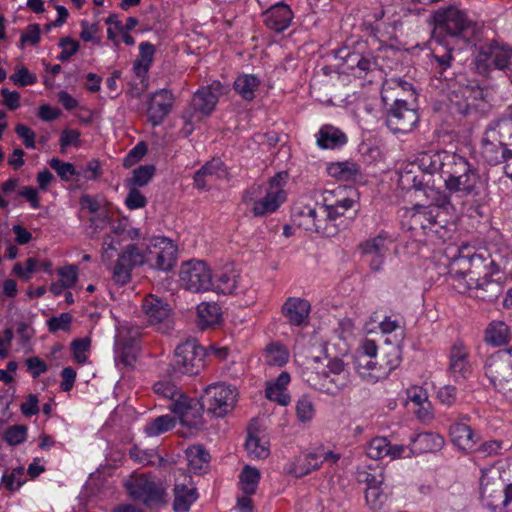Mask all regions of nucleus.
Instances as JSON below:
<instances>
[{
    "label": "nucleus",
    "mask_w": 512,
    "mask_h": 512,
    "mask_svg": "<svg viewBox=\"0 0 512 512\" xmlns=\"http://www.w3.org/2000/svg\"><path fill=\"white\" fill-rule=\"evenodd\" d=\"M311 305L308 300L299 297H289L282 305L281 312L287 323L301 327L308 323Z\"/></svg>",
    "instance_id": "nucleus-24"
},
{
    "label": "nucleus",
    "mask_w": 512,
    "mask_h": 512,
    "mask_svg": "<svg viewBox=\"0 0 512 512\" xmlns=\"http://www.w3.org/2000/svg\"><path fill=\"white\" fill-rule=\"evenodd\" d=\"M234 273L223 272L213 279L211 290L222 294H231L236 288V279Z\"/></svg>",
    "instance_id": "nucleus-52"
},
{
    "label": "nucleus",
    "mask_w": 512,
    "mask_h": 512,
    "mask_svg": "<svg viewBox=\"0 0 512 512\" xmlns=\"http://www.w3.org/2000/svg\"><path fill=\"white\" fill-rule=\"evenodd\" d=\"M378 63L371 53L360 54L359 64L354 74L358 77H365L368 73L376 71Z\"/></svg>",
    "instance_id": "nucleus-58"
},
{
    "label": "nucleus",
    "mask_w": 512,
    "mask_h": 512,
    "mask_svg": "<svg viewBox=\"0 0 512 512\" xmlns=\"http://www.w3.org/2000/svg\"><path fill=\"white\" fill-rule=\"evenodd\" d=\"M129 454L132 459L144 465H161L164 462L153 450H141L137 446L131 448Z\"/></svg>",
    "instance_id": "nucleus-54"
},
{
    "label": "nucleus",
    "mask_w": 512,
    "mask_h": 512,
    "mask_svg": "<svg viewBox=\"0 0 512 512\" xmlns=\"http://www.w3.org/2000/svg\"><path fill=\"white\" fill-rule=\"evenodd\" d=\"M470 417L462 416L459 420L450 425L449 434L452 442L462 450L474 449L477 439L472 428L468 425Z\"/></svg>",
    "instance_id": "nucleus-26"
},
{
    "label": "nucleus",
    "mask_w": 512,
    "mask_h": 512,
    "mask_svg": "<svg viewBox=\"0 0 512 512\" xmlns=\"http://www.w3.org/2000/svg\"><path fill=\"white\" fill-rule=\"evenodd\" d=\"M457 388L453 385H444L437 391V399L441 404L451 407L457 402Z\"/></svg>",
    "instance_id": "nucleus-64"
},
{
    "label": "nucleus",
    "mask_w": 512,
    "mask_h": 512,
    "mask_svg": "<svg viewBox=\"0 0 512 512\" xmlns=\"http://www.w3.org/2000/svg\"><path fill=\"white\" fill-rule=\"evenodd\" d=\"M449 231L445 220L434 217V221H431L429 225L427 224L423 233L431 240H445L449 237Z\"/></svg>",
    "instance_id": "nucleus-53"
},
{
    "label": "nucleus",
    "mask_w": 512,
    "mask_h": 512,
    "mask_svg": "<svg viewBox=\"0 0 512 512\" xmlns=\"http://www.w3.org/2000/svg\"><path fill=\"white\" fill-rule=\"evenodd\" d=\"M143 255L139 244L127 245L119 254L113 269V279L117 284L125 285L131 280L133 268L143 265Z\"/></svg>",
    "instance_id": "nucleus-19"
},
{
    "label": "nucleus",
    "mask_w": 512,
    "mask_h": 512,
    "mask_svg": "<svg viewBox=\"0 0 512 512\" xmlns=\"http://www.w3.org/2000/svg\"><path fill=\"white\" fill-rule=\"evenodd\" d=\"M188 466L194 473H201L210 461V454L201 444L188 447L185 451Z\"/></svg>",
    "instance_id": "nucleus-38"
},
{
    "label": "nucleus",
    "mask_w": 512,
    "mask_h": 512,
    "mask_svg": "<svg viewBox=\"0 0 512 512\" xmlns=\"http://www.w3.org/2000/svg\"><path fill=\"white\" fill-rule=\"evenodd\" d=\"M512 148V109L491 121L481 140V156L490 165H498Z\"/></svg>",
    "instance_id": "nucleus-4"
},
{
    "label": "nucleus",
    "mask_w": 512,
    "mask_h": 512,
    "mask_svg": "<svg viewBox=\"0 0 512 512\" xmlns=\"http://www.w3.org/2000/svg\"><path fill=\"white\" fill-rule=\"evenodd\" d=\"M389 441L385 437L373 438L366 447V454L369 458L379 460L388 455Z\"/></svg>",
    "instance_id": "nucleus-51"
},
{
    "label": "nucleus",
    "mask_w": 512,
    "mask_h": 512,
    "mask_svg": "<svg viewBox=\"0 0 512 512\" xmlns=\"http://www.w3.org/2000/svg\"><path fill=\"white\" fill-rule=\"evenodd\" d=\"M296 416L299 422L309 423L315 416V406L312 400L307 396H301L296 403Z\"/></svg>",
    "instance_id": "nucleus-50"
},
{
    "label": "nucleus",
    "mask_w": 512,
    "mask_h": 512,
    "mask_svg": "<svg viewBox=\"0 0 512 512\" xmlns=\"http://www.w3.org/2000/svg\"><path fill=\"white\" fill-rule=\"evenodd\" d=\"M241 489L246 495H253L258 487L260 481V472L257 468L245 466L240 473Z\"/></svg>",
    "instance_id": "nucleus-47"
},
{
    "label": "nucleus",
    "mask_w": 512,
    "mask_h": 512,
    "mask_svg": "<svg viewBox=\"0 0 512 512\" xmlns=\"http://www.w3.org/2000/svg\"><path fill=\"white\" fill-rule=\"evenodd\" d=\"M287 180L288 173L279 172L266 185L253 184L243 192L242 201L255 217L272 214L286 201Z\"/></svg>",
    "instance_id": "nucleus-3"
},
{
    "label": "nucleus",
    "mask_w": 512,
    "mask_h": 512,
    "mask_svg": "<svg viewBox=\"0 0 512 512\" xmlns=\"http://www.w3.org/2000/svg\"><path fill=\"white\" fill-rule=\"evenodd\" d=\"M236 395L235 389L229 385L212 384L204 390L201 407H206L215 417H223L233 409Z\"/></svg>",
    "instance_id": "nucleus-13"
},
{
    "label": "nucleus",
    "mask_w": 512,
    "mask_h": 512,
    "mask_svg": "<svg viewBox=\"0 0 512 512\" xmlns=\"http://www.w3.org/2000/svg\"><path fill=\"white\" fill-rule=\"evenodd\" d=\"M228 86L219 81L198 89L192 99L194 109L203 115H209L215 109L219 98L228 92Z\"/></svg>",
    "instance_id": "nucleus-20"
},
{
    "label": "nucleus",
    "mask_w": 512,
    "mask_h": 512,
    "mask_svg": "<svg viewBox=\"0 0 512 512\" xmlns=\"http://www.w3.org/2000/svg\"><path fill=\"white\" fill-rule=\"evenodd\" d=\"M198 497L195 487L176 484L174 487L173 509L175 512H187Z\"/></svg>",
    "instance_id": "nucleus-35"
},
{
    "label": "nucleus",
    "mask_w": 512,
    "mask_h": 512,
    "mask_svg": "<svg viewBox=\"0 0 512 512\" xmlns=\"http://www.w3.org/2000/svg\"><path fill=\"white\" fill-rule=\"evenodd\" d=\"M317 145L321 149H336L344 146L348 138L339 128L326 124L317 133Z\"/></svg>",
    "instance_id": "nucleus-29"
},
{
    "label": "nucleus",
    "mask_w": 512,
    "mask_h": 512,
    "mask_svg": "<svg viewBox=\"0 0 512 512\" xmlns=\"http://www.w3.org/2000/svg\"><path fill=\"white\" fill-rule=\"evenodd\" d=\"M380 364L382 371L386 372V378L395 370L401 363V351L399 346L391 345L387 351L383 352L380 356Z\"/></svg>",
    "instance_id": "nucleus-49"
},
{
    "label": "nucleus",
    "mask_w": 512,
    "mask_h": 512,
    "mask_svg": "<svg viewBox=\"0 0 512 512\" xmlns=\"http://www.w3.org/2000/svg\"><path fill=\"white\" fill-rule=\"evenodd\" d=\"M50 167L56 171L57 175L64 181H69L76 175V169L73 164L63 162L58 158H52L49 161Z\"/></svg>",
    "instance_id": "nucleus-59"
},
{
    "label": "nucleus",
    "mask_w": 512,
    "mask_h": 512,
    "mask_svg": "<svg viewBox=\"0 0 512 512\" xmlns=\"http://www.w3.org/2000/svg\"><path fill=\"white\" fill-rule=\"evenodd\" d=\"M435 29L434 39L442 36L462 37L469 39L470 34L474 32V26L464 14L456 7L449 6L445 9H438L434 14Z\"/></svg>",
    "instance_id": "nucleus-7"
},
{
    "label": "nucleus",
    "mask_w": 512,
    "mask_h": 512,
    "mask_svg": "<svg viewBox=\"0 0 512 512\" xmlns=\"http://www.w3.org/2000/svg\"><path fill=\"white\" fill-rule=\"evenodd\" d=\"M25 481L23 467L14 468L10 474H4L2 477V483L9 491L18 490Z\"/></svg>",
    "instance_id": "nucleus-57"
},
{
    "label": "nucleus",
    "mask_w": 512,
    "mask_h": 512,
    "mask_svg": "<svg viewBox=\"0 0 512 512\" xmlns=\"http://www.w3.org/2000/svg\"><path fill=\"white\" fill-rule=\"evenodd\" d=\"M27 437V428L24 425H14L9 427L5 434L4 440L11 446L23 443Z\"/></svg>",
    "instance_id": "nucleus-60"
},
{
    "label": "nucleus",
    "mask_w": 512,
    "mask_h": 512,
    "mask_svg": "<svg viewBox=\"0 0 512 512\" xmlns=\"http://www.w3.org/2000/svg\"><path fill=\"white\" fill-rule=\"evenodd\" d=\"M365 499L373 511L379 512L385 505L386 495L380 491V487L372 486L367 487L365 492Z\"/></svg>",
    "instance_id": "nucleus-56"
},
{
    "label": "nucleus",
    "mask_w": 512,
    "mask_h": 512,
    "mask_svg": "<svg viewBox=\"0 0 512 512\" xmlns=\"http://www.w3.org/2000/svg\"><path fill=\"white\" fill-rule=\"evenodd\" d=\"M142 310L148 323L162 333L173 328L172 309L163 299L147 295L142 300Z\"/></svg>",
    "instance_id": "nucleus-16"
},
{
    "label": "nucleus",
    "mask_w": 512,
    "mask_h": 512,
    "mask_svg": "<svg viewBox=\"0 0 512 512\" xmlns=\"http://www.w3.org/2000/svg\"><path fill=\"white\" fill-rule=\"evenodd\" d=\"M434 217H439V214L435 213V208H431V206L415 204L411 208L410 222L414 229L419 226L424 232L427 224L429 225L431 221H434Z\"/></svg>",
    "instance_id": "nucleus-43"
},
{
    "label": "nucleus",
    "mask_w": 512,
    "mask_h": 512,
    "mask_svg": "<svg viewBox=\"0 0 512 512\" xmlns=\"http://www.w3.org/2000/svg\"><path fill=\"white\" fill-rule=\"evenodd\" d=\"M448 373L455 382L465 381L472 374L469 352L460 343H455L450 350Z\"/></svg>",
    "instance_id": "nucleus-23"
},
{
    "label": "nucleus",
    "mask_w": 512,
    "mask_h": 512,
    "mask_svg": "<svg viewBox=\"0 0 512 512\" xmlns=\"http://www.w3.org/2000/svg\"><path fill=\"white\" fill-rule=\"evenodd\" d=\"M485 376L492 387L512 402V370L503 359V353H494L486 360Z\"/></svg>",
    "instance_id": "nucleus-15"
},
{
    "label": "nucleus",
    "mask_w": 512,
    "mask_h": 512,
    "mask_svg": "<svg viewBox=\"0 0 512 512\" xmlns=\"http://www.w3.org/2000/svg\"><path fill=\"white\" fill-rule=\"evenodd\" d=\"M322 465V459L319 458V449L309 452L302 457H299L289 472L296 477H303L319 469Z\"/></svg>",
    "instance_id": "nucleus-33"
},
{
    "label": "nucleus",
    "mask_w": 512,
    "mask_h": 512,
    "mask_svg": "<svg viewBox=\"0 0 512 512\" xmlns=\"http://www.w3.org/2000/svg\"><path fill=\"white\" fill-rule=\"evenodd\" d=\"M130 497L146 506H156L165 501L166 490L162 482L154 476L140 474L131 476L125 483Z\"/></svg>",
    "instance_id": "nucleus-8"
},
{
    "label": "nucleus",
    "mask_w": 512,
    "mask_h": 512,
    "mask_svg": "<svg viewBox=\"0 0 512 512\" xmlns=\"http://www.w3.org/2000/svg\"><path fill=\"white\" fill-rule=\"evenodd\" d=\"M418 120L417 111L409 108L407 102L392 103L386 116V125L394 134H406L412 131Z\"/></svg>",
    "instance_id": "nucleus-18"
},
{
    "label": "nucleus",
    "mask_w": 512,
    "mask_h": 512,
    "mask_svg": "<svg viewBox=\"0 0 512 512\" xmlns=\"http://www.w3.org/2000/svg\"><path fill=\"white\" fill-rule=\"evenodd\" d=\"M197 314L201 328L213 326L221 319L220 307L216 303L199 304Z\"/></svg>",
    "instance_id": "nucleus-44"
},
{
    "label": "nucleus",
    "mask_w": 512,
    "mask_h": 512,
    "mask_svg": "<svg viewBox=\"0 0 512 512\" xmlns=\"http://www.w3.org/2000/svg\"><path fill=\"white\" fill-rule=\"evenodd\" d=\"M71 314L64 312L59 316H53L47 320L48 330L52 333L57 331H68L72 323Z\"/></svg>",
    "instance_id": "nucleus-61"
},
{
    "label": "nucleus",
    "mask_w": 512,
    "mask_h": 512,
    "mask_svg": "<svg viewBox=\"0 0 512 512\" xmlns=\"http://www.w3.org/2000/svg\"><path fill=\"white\" fill-rule=\"evenodd\" d=\"M354 363L360 377L367 382L376 383L386 378V372L382 371L380 360L367 356H357Z\"/></svg>",
    "instance_id": "nucleus-27"
},
{
    "label": "nucleus",
    "mask_w": 512,
    "mask_h": 512,
    "mask_svg": "<svg viewBox=\"0 0 512 512\" xmlns=\"http://www.w3.org/2000/svg\"><path fill=\"white\" fill-rule=\"evenodd\" d=\"M153 390L156 394L165 398L175 399L173 402V412L179 415L180 421L183 425L189 427H196L201 422L200 414L194 415L191 401L183 396L179 389L169 381H159L154 384Z\"/></svg>",
    "instance_id": "nucleus-14"
},
{
    "label": "nucleus",
    "mask_w": 512,
    "mask_h": 512,
    "mask_svg": "<svg viewBox=\"0 0 512 512\" xmlns=\"http://www.w3.org/2000/svg\"><path fill=\"white\" fill-rule=\"evenodd\" d=\"M292 221L298 227L328 235L326 219L321 217L320 206H300L292 210Z\"/></svg>",
    "instance_id": "nucleus-21"
},
{
    "label": "nucleus",
    "mask_w": 512,
    "mask_h": 512,
    "mask_svg": "<svg viewBox=\"0 0 512 512\" xmlns=\"http://www.w3.org/2000/svg\"><path fill=\"white\" fill-rule=\"evenodd\" d=\"M479 284V286H471V289L476 290V297L481 300L493 302L503 293V286L500 278L492 279V277H487L480 281Z\"/></svg>",
    "instance_id": "nucleus-39"
},
{
    "label": "nucleus",
    "mask_w": 512,
    "mask_h": 512,
    "mask_svg": "<svg viewBox=\"0 0 512 512\" xmlns=\"http://www.w3.org/2000/svg\"><path fill=\"white\" fill-rule=\"evenodd\" d=\"M261 81L252 74H243L238 76L233 84L235 92L246 101H252L255 98V91L260 86Z\"/></svg>",
    "instance_id": "nucleus-40"
},
{
    "label": "nucleus",
    "mask_w": 512,
    "mask_h": 512,
    "mask_svg": "<svg viewBox=\"0 0 512 512\" xmlns=\"http://www.w3.org/2000/svg\"><path fill=\"white\" fill-rule=\"evenodd\" d=\"M175 424L176 421L173 416L161 415L148 422L144 427V432L149 437H156L173 429Z\"/></svg>",
    "instance_id": "nucleus-45"
},
{
    "label": "nucleus",
    "mask_w": 512,
    "mask_h": 512,
    "mask_svg": "<svg viewBox=\"0 0 512 512\" xmlns=\"http://www.w3.org/2000/svg\"><path fill=\"white\" fill-rule=\"evenodd\" d=\"M125 205L130 210L144 208L147 205V198L136 187L131 186L125 199Z\"/></svg>",
    "instance_id": "nucleus-62"
},
{
    "label": "nucleus",
    "mask_w": 512,
    "mask_h": 512,
    "mask_svg": "<svg viewBox=\"0 0 512 512\" xmlns=\"http://www.w3.org/2000/svg\"><path fill=\"white\" fill-rule=\"evenodd\" d=\"M392 244L393 239L386 231H381L377 236L369 238L359 244V249L362 254L370 257L369 266L372 271L380 272L383 270Z\"/></svg>",
    "instance_id": "nucleus-17"
},
{
    "label": "nucleus",
    "mask_w": 512,
    "mask_h": 512,
    "mask_svg": "<svg viewBox=\"0 0 512 512\" xmlns=\"http://www.w3.org/2000/svg\"><path fill=\"white\" fill-rule=\"evenodd\" d=\"M91 341L89 338H79L75 339L71 343V349L74 355L75 360L78 363H85L87 360L86 352L90 348Z\"/></svg>",
    "instance_id": "nucleus-63"
},
{
    "label": "nucleus",
    "mask_w": 512,
    "mask_h": 512,
    "mask_svg": "<svg viewBox=\"0 0 512 512\" xmlns=\"http://www.w3.org/2000/svg\"><path fill=\"white\" fill-rule=\"evenodd\" d=\"M289 359V352L279 343L270 344L265 351V362L270 366H284Z\"/></svg>",
    "instance_id": "nucleus-48"
},
{
    "label": "nucleus",
    "mask_w": 512,
    "mask_h": 512,
    "mask_svg": "<svg viewBox=\"0 0 512 512\" xmlns=\"http://www.w3.org/2000/svg\"><path fill=\"white\" fill-rule=\"evenodd\" d=\"M290 380L291 378L288 372H281L275 381L267 384L265 396L281 406H287L291 401V397L287 393V385Z\"/></svg>",
    "instance_id": "nucleus-28"
},
{
    "label": "nucleus",
    "mask_w": 512,
    "mask_h": 512,
    "mask_svg": "<svg viewBox=\"0 0 512 512\" xmlns=\"http://www.w3.org/2000/svg\"><path fill=\"white\" fill-rule=\"evenodd\" d=\"M225 173L224 163L220 158H213L207 161L199 170L194 174V185L197 189H208L209 181L214 177H220Z\"/></svg>",
    "instance_id": "nucleus-30"
},
{
    "label": "nucleus",
    "mask_w": 512,
    "mask_h": 512,
    "mask_svg": "<svg viewBox=\"0 0 512 512\" xmlns=\"http://www.w3.org/2000/svg\"><path fill=\"white\" fill-rule=\"evenodd\" d=\"M179 278L181 286L193 293H203L211 290L213 274L206 262L189 260L181 264Z\"/></svg>",
    "instance_id": "nucleus-12"
},
{
    "label": "nucleus",
    "mask_w": 512,
    "mask_h": 512,
    "mask_svg": "<svg viewBox=\"0 0 512 512\" xmlns=\"http://www.w3.org/2000/svg\"><path fill=\"white\" fill-rule=\"evenodd\" d=\"M245 449L248 456L253 460L265 459L270 454L269 442L265 438L251 432L247 436Z\"/></svg>",
    "instance_id": "nucleus-42"
},
{
    "label": "nucleus",
    "mask_w": 512,
    "mask_h": 512,
    "mask_svg": "<svg viewBox=\"0 0 512 512\" xmlns=\"http://www.w3.org/2000/svg\"><path fill=\"white\" fill-rule=\"evenodd\" d=\"M174 103V96L167 89H160L154 92L148 102V120L153 126L160 125L171 112Z\"/></svg>",
    "instance_id": "nucleus-22"
},
{
    "label": "nucleus",
    "mask_w": 512,
    "mask_h": 512,
    "mask_svg": "<svg viewBox=\"0 0 512 512\" xmlns=\"http://www.w3.org/2000/svg\"><path fill=\"white\" fill-rule=\"evenodd\" d=\"M156 49L155 46L144 41L139 44V55L133 63V70L138 77H144L147 75L154 59Z\"/></svg>",
    "instance_id": "nucleus-36"
},
{
    "label": "nucleus",
    "mask_w": 512,
    "mask_h": 512,
    "mask_svg": "<svg viewBox=\"0 0 512 512\" xmlns=\"http://www.w3.org/2000/svg\"><path fill=\"white\" fill-rule=\"evenodd\" d=\"M356 201L351 196H343L332 204L320 206L321 217L328 220H336L345 215L348 210L354 209Z\"/></svg>",
    "instance_id": "nucleus-37"
},
{
    "label": "nucleus",
    "mask_w": 512,
    "mask_h": 512,
    "mask_svg": "<svg viewBox=\"0 0 512 512\" xmlns=\"http://www.w3.org/2000/svg\"><path fill=\"white\" fill-rule=\"evenodd\" d=\"M441 41L439 38L436 41L438 45L432 49V57L437 64L434 68L439 79L448 80L449 76L446 75V72L451 67L453 49L442 45Z\"/></svg>",
    "instance_id": "nucleus-34"
},
{
    "label": "nucleus",
    "mask_w": 512,
    "mask_h": 512,
    "mask_svg": "<svg viewBox=\"0 0 512 512\" xmlns=\"http://www.w3.org/2000/svg\"><path fill=\"white\" fill-rule=\"evenodd\" d=\"M393 90H400V92L405 96L408 95L413 97L414 90L410 83L404 81L402 79H389L386 80L382 85L381 90V98L385 105H390V103H401L407 102L404 98L394 97Z\"/></svg>",
    "instance_id": "nucleus-31"
},
{
    "label": "nucleus",
    "mask_w": 512,
    "mask_h": 512,
    "mask_svg": "<svg viewBox=\"0 0 512 512\" xmlns=\"http://www.w3.org/2000/svg\"><path fill=\"white\" fill-rule=\"evenodd\" d=\"M115 353V361L117 363H121L124 366H132L137 357L135 340L118 342L115 347Z\"/></svg>",
    "instance_id": "nucleus-46"
},
{
    "label": "nucleus",
    "mask_w": 512,
    "mask_h": 512,
    "mask_svg": "<svg viewBox=\"0 0 512 512\" xmlns=\"http://www.w3.org/2000/svg\"><path fill=\"white\" fill-rule=\"evenodd\" d=\"M139 250L143 255V264L149 268L170 272L177 263L178 246L177 244L164 236L154 237L149 243H138Z\"/></svg>",
    "instance_id": "nucleus-6"
},
{
    "label": "nucleus",
    "mask_w": 512,
    "mask_h": 512,
    "mask_svg": "<svg viewBox=\"0 0 512 512\" xmlns=\"http://www.w3.org/2000/svg\"><path fill=\"white\" fill-rule=\"evenodd\" d=\"M511 338L512 332L503 321H492L486 328L485 341L494 347L508 344Z\"/></svg>",
    "instance_id": "nucleus-32"
},
{
    "label": "nucleus",
    "mask_w": 512,
    "mask_h": 512,
    "mask_svg": "<svg viewBox=\"0 0 512 512\" xmlns=\"http://www.w3.org/2000/svg\"><path fill=\"white\" fill-rule=\"evenodd\" d=\"M309 383L315 389L335 395L351 383L350 373L340 359L330 360L326 369L312 376Z\"/></svg>",
    "instance_id": "nucleus-11"
},
{
    "label": "nucleus",
    "mask_w": 512,
    "mask_h": 512,
    "mask_svg": "<svg viewBox=\"0 0 512 512\" xmlns=\"http://www.w3.org/2000/svg\"><path fill=\"white\" fill-rule=\"evenodd\" d=\"M419 167L437 172L444 181L445 190L458 198H474L482 189L478 170L463 156L448 151L423 152L417 157Z\"/></svg>",
    "instance_id": "nucleus-1"
},
{
    "label": "nucleus",
    "mask_w": 512,
    "mask_h": 512,
    "mask_svg": "<svg viewBox=\"0 0 512 512\" xmlns=\"http://www.w3.org/2000/svg\"><path fill=\"white\" fill-rule=\"evenodd\" d=\"M263 18L265 25L269 29L275 32H283L290 26L294 14L289 5L279 2L269 7L263 13Z\"/></svg>",
    "instance_id": "nucleus-25"
},
{
    "label": "nucleus",
    "mask_w": 512,
    "mask_h": 512,
    "mask_svg": "<svg viewBox=\"0 0 512 512\" xmlns=\"http://www.w3.org/2000/svg\"><path fill=\"white\" fill-rule=\"evenodd\" d=\"M206 352L197 340L188 339L179 344L174 353L172 368L174 373L197 375L205 366Z\"/></svg>",
    "instance_id": "nucleus-10"
},
{
    "label": "nucleus",
    "mask_w": 512,
    "mask_h": 512,
    "mask_svg": "<svg viewBox=\"0 0 512 512\" xmlns=\"http://www.w3.org/2000/svg\"><path fill=\"white\" fill-rule=\"evenodd\" d=\"M436 172H429L421 169L419 163L411 165L409 170H404L400 175V182L402 185L414 189L415 191L422 192L428 200L431 208H435V213L440 215V210L448 211L453 208L451 203V196L447 190L441 191L435 188L433 175Z\"/></svg>",
    "instance_id": "nucleus-5"
},
{
    "label": "nucleus",
    "mask_w": 512,
    "mask_h": 512,
    "mask_svg": "<svg viewBox=\"0 0 512 512\" xmlns=\"http://www.w3.org/2000/svg\"><path fill=\"white\" fill-rule=\"evenodd\" d=\"M330 176L342 181L355 180L360 175V166L353 161H343L328 165Z\"/></svg>",
    "instance_id": "nucleus-41"
},
{
    "label": "nucleus",
    "mask_w": 512,
    "mask_h": 512,
    "mask_svg": "<svg viewBox=\"0 0 512 512\" xmlns=\"http://www.w3.org/2000/svg\"><path fill=\"white\" fill-rule=\"evenodd\" d=\"M155 173L153 165H142L133 171V176L128 180L129 185L145 186L149 183Z\"/></svg>",
    "instance_id": "nucleus-55"
},
{
    "label": "nucleus",
    "mask_w": 512,
    "mask_h": 512,
    "mask_svg": "<svg viewBox=\"0 0 512 512\" xmlns=\"http://www.w3.org/2000/svg\"><path fill=\"white\" fill-rule=\"evenodd\" d=\"M499 273V266L489 256L473 252L469 247L458 249L448 265V274L454 288L465 293L471 286H479V282Z\"/></svg>",
    "instance_id": "nucleus-2"
},
{
    "label": "nucleus",
    "mask_w": 512,
    "mask_h": 512,
    "mask_svg": "<svg viewBox=\"0 0 512 512\" xmlns=\"http://www.w3.org/2000/svg\"><path fill=\"white\" fill-rule=\"evenodd\" d=\"M475 66L482 75H488L492 69L512 70V47L497 41L481 45L475 57Z\"/></svg>",
    "instance_id": "nucleus-9"
}]
</instances>
